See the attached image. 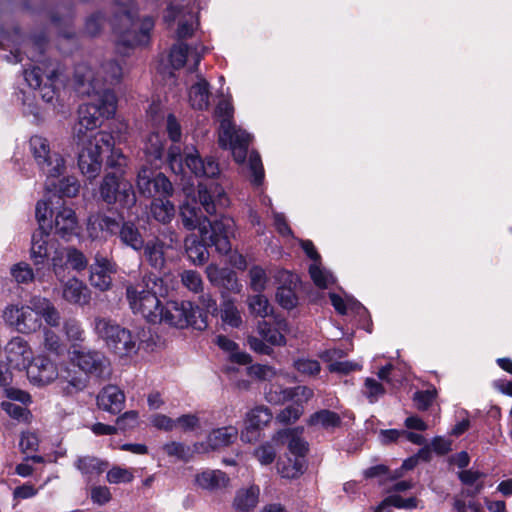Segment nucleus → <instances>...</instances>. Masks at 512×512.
Returning <instances> with one entry per match:
<instances>
[{
	"label": "nucleus",
	"mask_w": 512,
	"mask_h": 512,
	"mask_svg": "<svg viewBox=\"0 0 512 512\" xmlns=\"http://www.w3.org/2000/svg\"><path fill=\"white\" fill-rule=\"evenodd\" d=\"M122 66L115 60L101 64L93 71L87 64L75 68L74 80L80 94L92 97L91 101L80 105L78 123L74 130V139L79 149L78 167L87 179H95L102 168V146H112V135L106 131L90 132L101 126L103 119L112 117L116 112L117 98L111 87L122 78Z\"/></svg>",
	"instance_id": "1"
},
{
	"label": "nucleus",
	"mask_w": 512,
	"mask_h": 512,
	"mask_svg": "<svg viewBox=\"0 0 512 512\" xmlns=\"http://www.w3.org/2000/svg\"><path fill=\"white\" fill-rule=\"evenodd\" d=\"M114 2L116 10L110 24L117 36L116 51L122 56H128L135 47L148 45L150 33L154 28V19L138 15V0Z\"/></svg>",
	"instance_id": "2"
},
{
	"label": "nucleus",
	"mask_w": 512,
	"mask_h": 512,
	"mask_svg": "<svg viewBox=\"0 0 512 512\" xmlns=\"http://www.w3.org/2000/svg\"><path fill=\"white\" fill-rule=\"evenodd\" d=\"M197 202L190 204L184 203L180 207V216L183 226L187 230L199 229L201 240L215 247L220 254L231 252L232 245L230 238L234 237L235 222L231 217L221 216L219 219L211 222L203 216Z\"/></svg>",
	"instance_id": "3"
},
{
	"label": "nucleus",
	"mask_w": 512,
	"mask_h": 512,
	"mask_svg": "<svg viewBox=\"0 0 512 512\" xmlns=\"http://www.w3.org/2000/svg\"><path fill=\"white\" fill-rule=\"evenodd\" d=\"M25 371L29 383L38 388L47 387L59 379L60 391L65 396L76 395L88 386L87 376L67 366L60 374L58 364L44 354L35 356Z\"/></svg>",
	"instance_id": "4"
},
{
	"label": "nucleus",
	"mask_w": 512,
	"mask_h": 512,
	"mask_svg": "<svg viewBox=\"0 0 512 512\" xmlns=\"http://www.w3.org/2000/svg\"><path fill=\"white\" fill-rule=\"evenodd\" d=\"M166 130L169 138L174 142L168 150L167 160L175 174L185 173L188 169L197 177L212 178L220 173L218 163L212 157L201 159L194 147L186 148L183 156L180 146L176 144L181 139V127L172 114L167 117Z\"/></svg>",
	"instance_id": "5"
},
{
	"label": "nucleus",
	"mask_w": 512,
	"mask_h": 512,
	"mask_svg": "<svg viewBox=\"0 0 512 512\" xmlns=\"http://www.w3.org/2000/svg\"><path fill=\"white\" fill-rule=\"evenodd\" d=\"M136 186L139 193L146 198L159 196L151 201L150 214L159 223H170L176 212L174 204L169 200L174 192L171 181L163 173L153 177V171L143 166L137 173Z\"/></svg>",
	"instance_id": "6"
},
{
	"label": "nucleus",
	"mask_w": 512,
	"mask_h": 512,
	"mask_svg": "<svg viewBox=\"0 0 512 512\" xmlns=\"http://www.w3.org/2000/svg\"><path fill=\"white\" fill-rule=\"evenodd\" d=\"M166 293L163 279L153 274L144 276L141 282L126 288V297L133 313L142 315L153 324L161 320L162 305L158 295Z\"/></svg>",
	"instance_id": "7"
},
{
	"label": "nucleus",
	"mask_w": 512,
	"mask_h": 512,
	"mask_svg": "<svg viewBox=\"0 0 512 512\" xmlns=\"http://www.w3.org/2000/svg\"><path fill=\"white\" fill-rule=\"evenodd\" d=\"M216 114L220 118L219 145L232 151L237 163H244L247 157L251 135L236 128L232 123L233 107L228 101H220L216 107Z\"/></svg>",
	"instance_id": "8"
},
{
	"label": "nucleus",
	"mask_w": 512,
	"mask_h": 512,
	"mask_svg": "<svg viewBox=\"0 0 512 512\" xmlns=\"http://www.w3.org/2000/svg\"><path fill=\"white\" fill-rule=\"evenodd\" d=\"M93 330L106 346L119 357L136 354L138 350L136 338L132 333L115 321L105 317H95Z\"/></svg>",
	"instance_id": "9"
},
{
	"label": "nucleus",
	"mask_w": 512,
	"mask_h": 512,
	"mask_svg": "<svg viewBox=\"0 0 512 512\" xmlns=\"http://www.w3.org/2000/svg\"><path fill=\"white\" fill-rule=\"evenodd\" d=\"M29 152L39 170L47 178L54 179L64 174L66 160L46 137L41 135L31 136L29 139Z\"/></svg>",
	"instance_id": "10"
},
{
	"label": "nucleus",
	"mask_w": 512,
	"mask_h": 512,
	"mask_svg": "<svg viewBox=\"0 0 512 512\" xmlns=\"http://www.w3.org/2000/svg\"><path fill=\"white\" fill-rule=\"evenodd\" d=\"M171 327L186 328L192 326L197 330L207 328L206 315L190 301H168L161 308V320Z\"/></svg>",
	"instance_id": "11"
},
{
	"label": "nucleus",
	"mask_w": 512,
	"mask_h": 512,
	"mask_svg": "<svg viewBox=\"0 0 512 512\" xmlns=\"http://www.w3.org/2000/svg\"><path fill=\"white\" fill-rule=\"evenodd\" d=\"M100 196L105 203H118L126 209H131L136 204L133 186L122 174H107L100 185Z\"/></svg>",
	"instance_id": "12"
},
{
	"label": "nucleus",
	"mask_w": 512,
	"mask_h": 512,
	"mask_svg": "<svg viewBox=\"0 0 512 512\" xmlns=\"http://www.w3.org/2000/svg\"><path fill=\"white\" fill-rule=\"evenodd\" d=\"M2 317L5 323L21 334H31L39 330L42 321L34 309L31 299L28 304L12 303L8 304L4 310Z\"/></svg>",
	"instance_id": "13"
},
{
	"label": "nucleus",
	"mask_w": 512,
	"mask_h": 512,
	"mask_svg": "<svg viewBox=\"0 0 512 512\" xmlns=\"http://www.w3.org/2000/svg\"><path fill=\"white\" fill-rule=\"evenodd\" d=\"M24 79L28 88L37 90L39 98L46 103H52L56 96L53 86L54 79L57 77V67L54 63H41L31 69H25Z\"/></svg>",
	"instance_id": "14"
},
{
	"label": "nucleus",
	"mask_w": 512,
	"mask_h": 512,
	"mask_svg": "<svg viewBox=\"0 0 512 512\" xmlns=\"http://www.w3.org/2000/svg\"><path fill=\"white\" fill-rule=\"evenodd\" d=\"M163 18L168 26L177 24L176 37L178 40L191 37L199 26L197 15L184 6L170 4Z\"/></svg>",
	"instance_id": "15"
},
{
	"label": "nucleus",
	"mask_w": 512,
	"mask_h": 512,
	"mask_svg": "<svg viewBox=\"0 0 512 512\" xmlns=\"http://www.w3.org/2000/svg\"><path fill=\"white\" fill-rule=\"evenodd\" d=\"M70 360L85 375L102 377L108 372L109 360L100 351L74 349L70 353Z\"/></svg>",
	"instance_id": "16"
},
{
	"label": "nucleus",
	"mask_w": 512,
	"mask_h": 512,
	"mask_svg": "<svg viewBox=\"0 0 512 512\" xmlns=\"http://www.w3.org/2000/svg\"><path fill=\"white\" fill-rule=\"evenodd\" d=\"M273 418L271 410L263 405L256 406L246 413L241 440L252 443L258 440L260 430L267 426Z\"/></svg>",
	"instance_id": "17"
},
{
	"label": "nucleus",
	"mask_w": 512,
	"mask_h": 512,
	"mask_svg": "<svg viewBox=\"0 0 512 512\" xmlns=\"http://www.w3.org/2000/svg\"><path fill=\"white\" fill-rule=\"evenodd\" d=\"M4 353L7 363L19 371L26 370L34 359L29 342L21 336L11 338L4 347Z\"/></svg>",
	"instance_id": "18"
},
{
	"label": "nucleus",
	"mask_w": 512,
	"mask_h": 512,
	"mask_svg": "<svg viewBox=\"0 0 512 512\" xmlns=\"http://www.w3.org/2000/svg\"><path fill=\"white\" fill-rule=\"evenodd\" d=\"M89 271L90 284L102 292L108 291L112 286L111 275L116 272V264L107 257L97 254Z\"/></svg>",
	"instance_id": "19"
},
{
	"label": "nucleus",
	"mask_w": 512,
	"mask_h": 512,
	"mask_svg": "<svg viewBox=\"0 0 512 512\" xmlns=\"http://www.w3.org/2000/svg\"><path fill=\"white\" fill-rule=\"evenodd\" d=\"M204 52L205 47L200 44L190 47L179 41L171 48L169 54L170 64L174 69H180L188 60H192L193 65L190 67V71L193 72L197 69Z\"/></svg>",
	"instance_id": "20"
},
{
	"label": "nucleus",
	"mask_w": 512,
	"mask_h": 512,
	"mask_svg": "<svg viewBox=\"0 0 512 512\" xmlns=\"http://www.w3.org/2000/svg\"><path fill=\"white\" fill-rule=\"evenodd\" d=\"M198 200L206 213L213 215L216 213V207H225L228 205V198L224 189L216 183L198 185Z\"/></svg>",
	"instance_id": "21"
},
{
	"label": "nucleus",
	"mask_w": 512,
	"mask_h": 512,
	"mask_svg": "<svg viewBox=\"0 0 512 512\" xmlns=\"http://www.w3.org/2000/svg\"><path fill=\"white\" fill-rule=\"evenodd\" d=\"M57 242L51 238L50 230H36L32 234L30 258L35 266L42 265L49 258Z\"/></svg>",
	"instance_id": "22"
},
{
	"label": "nucleus",
	"mask_w": 512,
	"mask_h": 512,
	"mask_svg": "<svg viewBox=\"0 0 512 512\" xmlns=\"http://www.w3.org/2000/svg\"><path fill=\"white\" fill-rule=\"evenodd\" d=\"M125 393L116 385H106L96 397V404L99 409L116 415L125 407Z\"/></svg>",
	"instance_id": "23"
},
{
	"label": "nucleus",
	"mask_w": 512,
	"mask_h": 512,
	"mask_svg": "<svg viewBox=\"0 0 512 512\" xmlns=\"http://www.w3.org/2000/svg\"><path fill=\"white\" fill-rule=\"evenodd\" d=\"M14 36L16 38V43L13 44L10 48V55H7V60L9 62H12V63H18V62H22L23 60V56H22V46H28L30 44H32L33 46V50L32 51H29V52H26V55H27V58L34 61V62H38L39 60V57L42 55L43 51H44V45H45V38L44 37H39L38 39H35V40H24L22 35L20 34L19 30H15L14 31Z\"/></svg>",
	"instance_id": "24"
},
{
	"label": "nucleus",
	"mask_w": 512,
	"mask_h": 512,
	"mask_svg": "<svg viewBox=\"0 0 512 512\" xmlns=\"http://www.w3.org/2000/svg\"><path fill=\"white\" fill-rule=\"evenodd\" d=\"M78 228V219L75 211L70 207H59L54 215L55 233L62 239L69 241L78 234Z\"/></svg>",
	"instance_id": "25"
},
{
	"label": "nucleus",
	"mask_w": 512,
	"mask_h": 512,
	"mask_svg": "<svg viewBox=\"0 0 512 512\" xmlns=\"http://www.w3.org/2000/svg\"><path fill=\"white\" fill-rule=\"evenodd\" d=\"M118 228V221L103 213H93L87 218L86 230L92 240L102 238L104 233L116 235Z\"/></svg>",
	"instance_id": "26"
},
{
	"label": "nucleus",
	"mask_w": 512,
	"mask_h": 512,
	"mask_svg": "<svg viewBox=\"0 0 512 512\" xmlns=\"http://www.w3.org/2000/svg\"><path fill=\"white\" fill-rule=\"evenodd\" d=\"M62 297L70 304L86 306L91 300V291L88 286L76 277L63 281Z\"/></svg>",
	"instance_id": "27"
},
{
	"label": "nucleus",
	"mask_w": 512,
	"mask_h": 512,
	"mask_svg": "<svg viewBox=\"0 0 512 512\" xmlns=\"http://www.w3.org/2000/svg\"><path fill=\"white\" fill-rule=\"evenodd\" d=\"M142 249L145 260L153 269L161 271L165 267L167 250L170 249V245L159 237H154L144 242Z\"/></svg>",
	"instance_id": "28"
},
{
	"label": "nucleus",
	"mask_w": 512,
	"mask_h": 512,
	"mask_svg": "<svg viewBox=\"0 0 512 512\" xmlns=\"http://www.w3.org/2000/svg\"><path fill=\"white\" fill-rule=\"evenodd\" d=\"M302 428L283 429L273 436V441L279 443L287 442L288 449L294 458L304 459L308 450L307 442L301 437Z\"/></svg>",
	"instance_id": "29"
},
{
	"label": "nucleus",
	"mask_w": 512,
	"mask_h": 512,
	"mask_svg": "<svg viewBox=\"0 0 512 512\" xmlns=\"http://www.w3.org/2000/svg\"><path fill=\"white\" fill-rule=\"evenodd\" d=\"M259 335L274 346H283L286 344L285 333L289 331L288 322L283 318L275 319V326L267 321H260L257 325Z\"/></svg>",
	"instance_id": "30"
},
{
	"label": "nucleus",
	"mask_w": 512,
	"mask_h": 512,
	"mask_svg": "<svg viewBox=\"0 0 512 512\" xmlns=\"http://www.w3.org/2000/svg\"><path fill=\"white\" fill-rule=\"evenodd\" d=\"M227 474L221 470L206 469L195 474L194 484L203 490L214 492L228 486Z\"/></svg>",
	"instance_id": "31"
},
{
	"label": "nucleus",
	"mask_w": 512,
	"mask_h": 512,
	"mask_svg": "<svg viewBox=\"0 0 512 512\" xmlns=\"http://www.w3.org/2000/svg\"><path fill=\"white\" fill-rule=\"evenodd\" d=\"M279 279L283 280L285 284L278 287L276 299L283 308L292 309L297 304L295 288L298 283V277L289 271H281L279 272Z\"/></svg>",
	"instance_id": "32"
},
{
	"label": "nucleus",
	"mask_w": 512,
	"mask_h": 512,
	"mask_svg": "<svg viewBox=\"0 0 512 512\" xmlns=\"http://www.w3.org/2000/svg\"><path fill=\"white\" fill-rule=\"evenodd\" d=\"M260 488L257 485H250L236 491L232 508L235 512H250L259 502Z\"/></svg>",
	"instance_id": "33"
},
{
	"label": "nucleus",
	"mask_w": 512,
	"mask_h": 512,
	"mask_svg": "<svg viewBox=\"0 0 512 512\" xmlns=\"http://www.w3.org/2000/svg\"><path fill=\"white\" fill-rule=\"evenodd\" d=\"M209 97V83L198 74L197 82L188 90L189 103L193 109L206 110L209 107Z\"/></svg>",
	"instance_id": "34"
},
{
	"label": "nucleus",
	"mask_w": 512,
	"mask_h": 512,
	"mask_svg": "<svg viewBox=\"0 0 512 512\" xmlns=\"http://www.w3.org/2000/svg\"><path fill=\"white\" fill-rule=\"evenodd\" d=\"M121 243L134 251L142 250L144 238L133 221H124L116 233Z\"/></svg>",
	"instance_id": "35"
},
{
	"label": "nucleus",
	"mask_w": 512,
	"mask_h": 512,
	"mask_svg": "<svg viewBox=\"0 0 512 512\" xmlns=\"http://www.w3.org/2000/svg\"><path fill=\"white\" fill-rule=\"evenodd\" d=\"M208 280L215 286L224 287L229 290L237 288V278L233 271L227 268H220L210 264L206 268Z\"/></svg>",
	"instance_id": "36"
},
{
	"label": "nucleus",
	"mask_w": 512,
	"mask_h": 512,
	"mask_svg": "<svg viewBox=\"0 0 512 512\" xmlns=\"http://www.w3.org/2000/svg\"><path fill=\"white\" fill-rule=\"evenodd\" d=\"M31 303L34 305L40 320L42 318L51 327H57L60 323V313L54 304L45 297L34 296L31 298Z\"/></svg>",
	"instance_id": "37"
},
{
	"label": "nucleus",
	"mask_w": 512,
	"mask_h": 512,
	"mask_svg": "<svg viewBox=\"0 0 512 512\" xmlns=\"http://www.w3.org/2000/svg\"><path fill=\"white\" fill-rule=\"evenodd\" d=\"M238 436V429L226 426L212 430L207 437L208 446L215 450L232 444Z\"/></svg>",
	"instance_id": "38"
},
{
	"label": "nucleus",
	"mask_w": 512,
	"mask_h": 512,
	"mask_svg": "<svg viewBox=\"0 0 512 512\" xmlns=\"http://www.w3.org/2000/svg\"><path fill=\"white\" fill-rule=\"evenodd\" d=\"M107 466V462L94 456H81L75 461L76 469L89 478L100 475Z\"/></svg>",
	"instance_id": "39"
},
{
	"label": "nucleus",
	"mask_w": 512,
	"mask_h": 512,
	"mask_svg": "<svg viewBox=\"0 0 512 512\" xmlns=\"http://www.w3.org/2000/svg\"><path fill=\"white\" fill-rule=\"evenodd\" d=\"M52 271L56 278L63 282L68 269V247H60L58 244L50 254Z\"/></svg>",
	"instance_id": "40"
},
{
	"label": "nucleus",
	"mask_w": 512,
	"mask_h": 512,
	"mask_svg": "<svg viewBox=\"0 0 512 512\" xmlns=\"http://www.w3.org/2000/svg\"><path fill=\"white\" fill-rule=\"evenodd\" d=\"M307 424L313 427L330 429L341 424L340 416L331 410L323 409L310 415Z\"/></svg>",
	"instance_id": "41"
},
{
	"label": "nucleus",
	"mask_w": 512,
	"mask_h": 512,
	"mask_svg": "<svg viewBox=\"0 0 512 512\" xmlns=\"http://www.w3.org/2000/svg\"><path fill=\"white\" fill-rule=\"evenodd\" d=\"M485 476V473L473 469L462 470L458 473V478L462 484L472 487L467 493L470 496H476L484 489V483L481 480Z\"/></svg>",
	"instance_id": "42"
},
{
	"label": "nucleus",
	"mask_w": 512,
	"mask_h": 512,
	"mask_svg": "<svg viewBox=\"0 0 512 512\" xmlns=\"http://www.w3.org/2000/svg\"><path fill=\"white\" fill-rule=\"evenodd\" d=\"M420 501L416 497L403 498L400 495L393 494L386 497L375 509V512H384L387 507H396L398 509L413 510L419 507Z\"/></svg>",
	"instance_id": "43"
},
{
	"label": "nucleus",
	"mask_w": 512,
	"mask_h": 512,
	"mask_svg": "<svg viewBox=\"0 0 512 512\" xmlns=\"http://www.w3.org/2000/svg\"><path fill=\"white\" fill-rule=\"evenodd\" d=\"M305 469V461L300 458H287L277 463L278 473L283 478L294 479L299 477Z\"/></svg>",
	"instance_id": "44"
},
{
	"label": "nucleus",
	"mask_w": 512,
	"mask_h": 512,
	"mask_svg": "<svg viewBox=\"0 0 512 512\" xmlns=\"http://www.w3.org/2000/svg\"><path fill=\"white\" fill-rule=\"evenodd\" d=\"M202 242L203 243L198 242L196 239L191 241L187 239L185 241L186 253L194 264H203L209 257L207 245H211L209 243H205L203 240Z\"/></svg>",
	"instance_id": "45"
},
{
	"label": "nucleus",
	"mask_w": 512,
	"mask_h": 512,
	"mask_svg": "<svg viewBox=\"0 0 512 512\" xmlns=\"http://www.w3.org/2000/svg\"><path fill=\"white\" fill-rule=\"evenodd\" d=\"M144 152L148 161L161 160L164 152V141L159 133H151L144 145Z\"/></svg>",
	"instance_id": "46"
},
{
	"label": "nucleus",
	"mask_w": 512,
	"mask_h": 512,
	"mask_svg": "<svg viewBox=\"0 0 512 512\" xmlns=\"http://www.w3.org/2000/svg\"><path fill=\"white\" fill-rule=\"evenodd\" d=\"M363 396L368 400L369 403L374 404L376 403L381 397L384 396L386 393V390L383 386V384L372 378L367 377L364 380V384L361 390Z\"/></svg>",
	"instance_id": "47"
},
{
	"label": "nucleus",
	"mask_w": 512,
	"mask_h": 512,
	"mask_svg": "<svg viewBox=\"0 0 512 512\" xmlns=\"http://www.w3.org/2000/svg\"><path fill=\"white\" fill-rule=\"evenodd\" d=\"M329 297L333 307L341 315H345L348 310L354 311L358 314L361 312H366V309L361 305V303L354 299L349 298L344 300L342 297L335 293H330Z\"/></svg>",
	"instance_id": "48"
},
{
	"label": "nucleus",
	"mask_w": 512,
	"mask_h": 512,
	"mask_svg": "<svg viewBox=\"0 0 512 512\" xmlns=\"http://www.w3.org/2000/svg\"><path fill=\"white\" fill-rule=\"evenodd\" d=\"M18 100L21 101L23 105V112L25 114H31L35 117L39 115V109L37 105V98H39L37 90L33 88H29L28 91L20 90L17 93Z\"/></svg>",
	"instance_id": "49"
},
{
	"label": "nucleus",
	"mask_w": 512,
	"mask_h": 512,
	"mask_svg": "<svg viewBox=\"0 0 512 512\" xmlns=\"http://www.w3.org/2000/svg\"><path fill=\"white\" fill-rule=\"evenodd\" d=\"M265 399L267 402L275 405L292 400L291 388L270 384L265 388Z\"/></svg>",
	"instance_id": "50"
},
{
	"label": "nucleus",
	"mask_w": 512,
	"mask_h": 512,
	"mask_svg": "<svg viewBox=\"0 0 512 512\" xmlns=\"http://www.w3.org/2000/svg\"><path fill=\"white\" fill-rule=\"evenodd\" d=\"M10 274L18 284H29L35 277L32 267L26 262L14 264L10 268Z\"/></svg>",
	"instance_id": "51"
},
{
	"label": "nucleus",
	"mask_w": 512,
	"mask_h": 512,
	"mask_svg": "<svg viewBox=\"0 0 512 512\" xmlns=\"http://www.w3.org/2000/svg\"><path fill=\"white\" fill-rule=\"evenodd\" d=\"M248 307L252 314L261 318H265L272 311L268 299L260 293L248 299Z\"/></svg>",
	"instance_id": "52"
},
{
	"label": "nucleus",
	"mask_w": 512,
	"mask_h": 512,
	"mask_svg": "<svg viewBox=\"0 0 512 512\" xmlns=\"http://www.w3.org/2000/svg\"><path fill=\"white\" fill-rule=\"evenodd\" d=\"M52 210L49 203L45 200H39L35 207V217L38 222L37 230H50L52 228L50 218Z\"/></svg>",
	"instance_id": "53"
},
{
	"label": "nucleus",
	"mask_w": 512,
	"mask_h": 512,
	"mask_svg": "<svg viewBox=\"0 0 512 512\" xmlns=\"http://www.w3.org/2000/svg\"><path fill=\"white\" fill-rule=\"evenodd\" d=\"M164 452L171 457L182 461H188L192 458L194 451L180 442H169L163 445Z\"/></svg>",
	"instance_id": "54"
},
{
	"label": "nucleus",
	"mask_w": 512,
	"mask_h": 512,
	"mask_svg": "<svg viewBox=\"0 0 512 512\" xmlns=\"http://www.w3.org/2000/svg\"><path fill=\"white\" fill-rule=\"evenodd\" d=\"M309 272L313 282L319 288H328L335 281L333 275L329 271L319 267L316 263L310 266Z\"/></svg>",
	"instance_id": "55"
},
{
	"label": "nucleus",
	"mask_w": 512,
	"mask_h": 512,
	"mask_svg": "<svg viewBox=\"0 0 512 512\" xmlns=\"http://www.w3.org/2000/svg\"><path fill=\"white\" fill-rule=\"evenodd\" d=\"M63 332L71 342H83L84 330L80 321L75 318L66 319L63 324Z\"/></svg>",
	"instance_id": "56"
},
{
	"label": "nucleus",
	"mask_w": 512,
	"mask_h": 512,
	"mask_svg": "<svg viewBox=\"0 0 512 512\" xmlns=\"http://www.w3.org/2000/svg\"><path fill=\"white\" fill-rule=\"evenodd\" d=\"M1 408L13 419L20 422H28L31 413L30 411L20 404H16L12 401H3Z\"/></svg>",
	"instance_id": "57"
},
{
	"label": "nucleus",
	"mask_w": 512,
	"mask_h": 512,
	"mask_svg": "<svg viewBox=\"0 0 512 512\" xmlns=\"http://www.w3.org/2000/svg\"><path fill=\"white\" fill-rule=\"evenodd\" d=\"M133 479V471L121 466H113L106 474V480L110 484L130 483Z\"/></svg>",
	"instance_id": "58"
},
{
	"label": "nucleus",
	"mask_w": 512,
	"mask_h": 512,
	"mask_svg": "<svg viewBox=\"0 0 512 512\" xmlns=\"http://www.w3.org/2000/svg\"><path fill=\"white\" fill-rule=\"evenodd\" d=\"M248 166L252 175V183L260 186L264 180V169L261 158L257 152H251L248 159Z\"/></svg>",
	"instance_id": "59"
},
{
	"label": "nucleus",
	"mask_w": 512,
	"mask_h": 512,
	"mask_svg": "<svg viewBox=\"0 0 512 512\" xmlns=\"http://www.w3.org/2000/svg\"><path fill=\"white\" fill-rule=\"evenodd\" d=\"M182 284L191 292L199 293L203 290L201 275L194 270H185L181 274Z\"/></svg>",
	"instance_id": "60"
},
{
	"label": "nucleus",
	"mask_w": 512,
	"mask_h": 512,
	"mask_svg": "<svg viewBox=\"0 0 512 512\" xmlns=\"http://www.w3.org/2000/svg\"><path fill=\"white\" fill-rule=\"evenodd\" d=\"M223 322L231 327L237 328L242 323L239 310L232 302H226L221 310Z\"/></svg>",
	"instance_id": "61"
},
{
	"label": "nucleus",
	"mask_w": 512,
	"mask_h": 512,
	"mask_svg": "<svg viewBox=\"0 0 512 512\" xmlns=\"http://www.w3.org/2000/svg\"><path fill=\"white\" fill-rule=\"evenodd\" d=\"M294 368L301 374L306 376H315L320 370V363L315 359L299 358L294 361Z\"/></svg>",
	"instance_id": "62"
},
{
	"label": "nucleus",
	"mask_w": 512,
	"mask_h": 512,
	"mask_svg": "<svg viewBox=\"0 0 512 512\" xmlns=\"http://www.w3.org/2000/svg\"><path fill=\"white\" fill-rule=\"evenodd\" d=\"M304 413V408L301 404L289 405L276 416V420L282 424H289L296 422Z\"/></svg>",
	"instance_id": "63"
},
{
	"label": "nucleus",
	"mask_w": 512,
	"mask_h": 512,
	"mask_svg": "<svg viewBox=\"0 0 512 512\" xmlns=\"http://www.w3.org/2000/svg\"><path fill=\"white\" fill-rule=\"evenodd\" d=\"M80 184L75 177H64L59 181L57 191L63 197H75L79 193Z\"/></svg>",
	"instance_id": "64"
}]
</instances>
